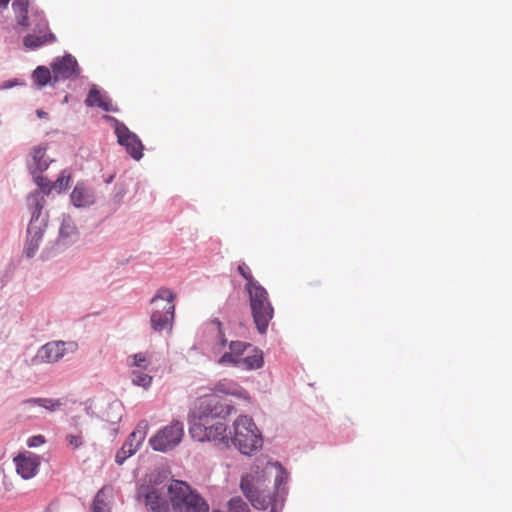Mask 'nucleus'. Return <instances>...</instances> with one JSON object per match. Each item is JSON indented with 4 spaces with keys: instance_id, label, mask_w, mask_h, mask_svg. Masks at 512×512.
Instances as JSON below:
<instances>
[{
    "instance_id": "f257e3e1",
    "label": "nucleus",
    "mask_w": 512,
    "mask_h": 512,
    "mask_svg": "<svg viewBox=\"0 0 512 512\" xmlns=\"http://www.w3.org/2000/svg\"><path fill=\"white\" fill-rule=\"evenodd\" d=\"M232 407L223 404L215 395H204L197 399L190 417L189 432L199 442H214L221 447L230 446L227 425L218 418L230 415Z\"/></svg>"
},
{
    "instance_id": "f03ea898",
    "label": "nucleus",
    "mask_w": 512,
    "mask_h": 512,
    "mask_svg": "<svg viewBox=\"0 0 512 512\" xmlns=\"http://www.w3.org/2000/svg\"><path fill=\"white\" fill-rule=\"evenodd\" d=\"M230 444L237 447L244 455H251L262 447V436L251 417L241 415L234 421Z\"/></svg>"
},
{
    "instance_id": "7ed1b4c3",
    "label": "nucleus",
    "mask_w": 512,
    "mask_h": 512,
    "mask_svg": "<svg viewBox=\"0 0 512 512\" xmlns=\"http://www.w3.org/2000/svg\"><path fill=\"white\" fill-rule=\"evenodd\" d=\"M174 292L166 287H161L151 300L152 312L150 317L151 327L154 331L161 332L170 329L175 316Z\"/></svg>"
},
{
    "instance_id": "20e7f679",
    "label": "nucleus",
    "mask_w": 512,
    "mask_h": 512,
    "mask_svg": "<svg viewBox=\"0 0 512 512\" xmlns=\"http://www.w3.org/2000/svg\"><path fill=\"white\" fill-rule=\"evenodd\" d=\"M45 198L40 192H35L27 197V205L31 211V220L27 228V242L25 253L33 257L39 248L44 233V219H40L44 207Z\"/></svg>"
},
{
    "instance_id": "39448f33",
    "label": "nucleus",
    "mask_w": 512,
    "mask_h": 512,
    "mask_svg": "<svg viewBox=\"0 0 512 512\" xmlns=\"http://www.w3.org/2000/svg\"><path fill=\"white\" fill-rule=\"evenodd\" d=\"M170 502L175 512H208L206 501L182 481L169 484Z\"/></svg>"
},
{
    "instance_id": "423d86ee",
    "label": "nucleus",
    "mask_w": 512,
    "mask_h": 512,
    "mask_svg": "<svg viewBox=\"0 0 512 512\" xmlns=\"http://www.w3.org/2000/svg\"><path fill=\"white\" fill-rule=\"evenodd\" d=\"M253 321L260 334L267 331L268 325L274 316V308L269 299L267 290L262 285L252 286L247 290Z\"/></svg>"
},
{
    "instance_id": "0eeeda50",
    "label": "nucleus",
    "mask_w": 512,
    "mask_h": 512,
    "mask_svg": "<svg viewBox=\"0 0 512 512\" xmlns=\"http://www.w3.org/2000/svg\"><path fill=\"white\" fill-rule=\"evenodd\" d=\"M149 477L148 483L140 486L138 498L150 512H170L169 485Z\"/></svg>"
},
{
    "instance_id": "6e6552de",
    "label": "nucleus",
    "mask_w": 512,
    "mask_h": 512,
    "mask_svg": "<svg viewBox=\"0 0 512 512\" xmlns=\"http://www.w3.org/2000/svg\"><path fill=\"white\" fill-rule=\"evenodd\" d=\"M184 436V425L179 420H173L169 425L159 430L149 439V444L155 451L167 452L180 444Z\"/></svg>"
},
{
    "instance_id": "1a4fd4ad",
    "label": "nucleus",
    "mask_w": 512,
    "mask_h": 512,
    "mask_svg": "<svg viewBox=\"0 0 512 512\" xmlns=\"http://www.w3.org/2000/svg\"><path fill=\"white\" fill-rule=\"evenodd\" d=\"M148 429L149 423L147 420L144 419L139 421L136 428L130 433L128 439L122 445L121 449L116 453L115 461L118 464H123L127 458L137 452L146 438Z\"/></svg>"
},
{
    "instance_id": "9d476101",
    "label": "nucleus",
    "mask_w": 512,
    "mask_h": 512,
    "mask_svg": "<svg viewBox=\"0 0 512 512\" xmlns=\"http://www.w3.org/2000/svg\"><path fill=\"white\" fill-rule=\"evenodd\" d=\"M115 134L120 145L124 146L126 152L134 159L140 160L143 156L144 146L138 136L130 131L128 127L119 121H115Z\"/></svg>"
},
{
    "instance_id": "9b49d317",
    "label": "nucleus",
    "mask_w": 512,
    "mask_h": 512,
    "mask_svg": "<svg viewBox=\"0 0 512 512\" xmlns=\"http://www.w3.org/2000/svg\"><path fill=\"white\" fill-rule=\"evenodd\" d=\"M64 405L62 399H52V398H29L23 400L20 403L21 412L23 415L28 418L37 417V414L34 412L42 413V410H45L49 413H53L56 410L60 409Z\"/></svg>"
},
{
    "instance_id": "f8f14e48",
    "label": "nucleus",
    "mask_w": 512,
    "mask_h": 512,
    "mask_svg": "<svg viewBox=\"0 0 512 512\" xmlns=\"http://www.w3.org/2000/svg\"><path fill=\"white\" fill-rule=\"evenodd\" d=\"M38 22L34 24L37 33L28 34L23 39V44L26 48L36 49L46 43L55 41V35L49 32L48 23L41 13L33 15Z\"/></svg>"
},
{
    "instance_id": "ddd939ff",
    "label": "nucleus",
    "mask_w": 512,
    "mask_h": 512,
    "mask_svg": "<svg viewBox=\"0 0 512 512\" xmlns=\"http://www.w3.org/2000/svg\"><path fill=\"white\" fill-rule=\"evenodd\" d=\"M52 73L54 81L77 77L79 75L77 60L70 54L56 58L52 64Z\"/></svg>"
},
{
    "instance_id": "4468645a",
    "label": "nucleus",
    "mask_w": 512,
    "mask_h": 512,
    "mask_svg": "<svg viewBox=\"0 0 512 512\" xmlns=\"http://www.w3.org/2000/svg\"><path fill=\"white\" fill-rule=\"evenodd\" d=\"M67 345L64 341H53L43 345L35 356V361L39 363H54L61 359L65 352Z\"/></svg>"
},
{
    "instance_id": "2eb2a0df",
    "label": "nucleus",
    "mask_w": 512,
    "mask_h": 512,
    "mask_svg": "<svg viewBox=\"0 0 512 512\" xmlns=\"http://www.w3.org/2000/svg\"><path fill=\"white\" fill-rule=\"evenodd\" d=\"M17 473L23 479H30L34 477L40 466V459L34 454H20L14 458Z\"/></svg>"
},
{
    "instance_id": "dca6fc26",
    "label": "nucleus",
    "mask_w": 512,
    "mask_h": 512,
    "mask_svg": "<svg viewBox=\"0 0 512 512\" xmlns=\"http://www.w3.org/2000/svg\"><path fill=\"white\" fill-rule=\"evenodd\" d=\"M241 489L251 504L260 510H266L272 503L270 495L253 489L247 478H242Z\"/></svg>"
},
{
    "instance_id": "f3484780",
    "label": "nucleus",
    "mask_w": 512,
    "mask_h": 512,
    "mask_svg": "<svg viewBox=\"0 0 512 512\" xmlns=\"http://www.w3.org/2000/svg\"><path fill=\"white\" fill-rule=\"evenodd\" d=\"M252 345L243 341H231L229 351L225 352L219 359L220 364H232L237 367L245 353Z\"/></svg>"
},
{
    "instance_id": "a211bd4d",
    "label": "nucleus",
    "mask_w": 512,
    "mask_h": 512,
    "mask_svg": "<svg viewBox=\"0 0 512 512\" xmlns=\"http://www.w3.org/2000/svg\"><path fill=\"white\" fill-rule=\"evenodd\" d=\"M12 9L15 13V19L19 26L27 28L38 22V19L33 17L37 11L29 13V1L28 0H14L12 3Z\"/></svg>"
},
{
    "instance_id": "6ab92c4d",
    "label": "nucleus",
    "mask_w": 512,
    "mask_h": 512,
    "mask_svg": "<svg viewBox=\"0 0 512 512\" xmlns=\"http://www.w3.org/2000/svg\"><path fill=\"white\" fill-rule=\"evenodd\" d=\"M46 146H35L30 153L28 168L31 174H42L49 166V159L46 157Z\"/></svg>"
},
{
    "instance_id": "aec40b11",
    "label": "nucleus",
    "mask_w": 512,
    "mask_h": 512,
    "mask_svg": "<svg viewBox=\"0 0 512 512\" xmlns=\"http://www.w3.org/2000/svg\"><path fill=\"white\" fill-rule=\"evenodd\" d=\"M217 393L230 395L244 400H249V395L238 383L230 379L218 381L213 389Z\"/></svg>"
},
{
    "instance_id": "412c9836",
    "label": "nucleus",
    "mask_w": 512,
    "mask_h": 512,
    "mask_svg": "<svg viewBox=\"0 0 512 512\" xmlns=\"http://www.w3.org/2000/svg\"><path fill=\"white\" fill-rule=\"evenodd\" d=\"M71 201L76 207H86L94 203V192L82 183H78L72 193Z\"/></svg>"
},
{
    "instance_id": "4be33fe9",
    "label": "nucleus",
    "mask_w": 512,
    "mask_h": 512,
    "mask_svg": "<svg viewBox=\"0 0 512 512\" xmlns=\"http://www.w3.org/2000/svg\"><path fill=\"white\" fill-rule=\"evenodd\" d=\"M262 365V352L257 348L251 347L247 350V354L243 356L237 367L244 370H253L262 367Z\"/></svg>"
},
{
    "instance_id": "5701e85b",
    "label": "nucleus",
    "mask_w": 512,
    "mask_h": 512,
    "mask_svg": "<svg viewBox=\"0 0 512 512\" xmlns=\"http://www.w3.org/2000/svg\"><path fill=\"white\" fill-rule=\"evenodd\" d=\"M85 104L89 107L97 106L106 112L114 111L111 101L95 87L89 91Z\"/></svg>"
},
{
    "instance_id": "b1692460",
    "label": "nucleus",
    "mask_w": 512,
    "mask_h": 512,
    "mask_svg": "<svg viewBox=\"0 0 512 512\" xmlns=\"http://www.w3.org/2000/svg\"><path fill=\"white\" fill-rule=\"evenodd\" d=\"M127 363L130 367H136L143 370H148L151 361L146 353H136L127 358Z\"/></svg>"
},
{
    "instance_id": "393cba45",
    "label": "nucleus",
    "mask_w": 512,
    "mask_h": 512,
    "mask_svg": "<svg viewBox=\"0 0 512 512\" xmlns=\"http://www.w3.org/2000/svg\"><path fill=\"white\" fill-rule=\"evenodd\" d=\"M239 274L246 280V284H245V290H250L252 289V286L255 285H261L257 280L254 279L253 275H252V272H251V269L249 268V266L242 262L238 265V268H237Z\"/></svg>"
},
{
    "instance_id": "a878e982",
    "label": "nucleus",
    "mask_w": 512,
    "mask_h": 512,
    "mask_svg": "<svg viewBox=\"0 0 512 512\" xmlns=\"http://www.w3.org/2000/svg\"><path fill=\"white\" fill-rule=\"evenodd\" d=\"M132 383L143 388H148L151 385L152 377L138 370H133L131 373Z\"/></svg>"
},
{
    "instance_id": "bb28decb",
    "label": "nucleus",
    "mask_w": 512,
    "mask_h": 512,
    "mask_svg": "<svg viewBox=\"0 0 512 512\" xmlns=\"http://www.w3.org/2000/svg\"><path fill=\"white\" fill-rule=\"evenodd\" d=\"M33 78L39 86L46 85L51 80V72L44 66H39L33 73Z\"/></svg>"
},
{
    "instance_id": "cd10ccee",
    "label": "nucleus",
    "mask_w": 512,
    "mask_h": 512,
    "mask_svg": "<svg viewBox=\"0 0 512 512\" xmlns=\"http://www.w3.org/2000/svg\"><path fill=\"white\" fill-rule=\"evenodd\" d=\"M67 445L69 448L75 450L77 448H80L84 444V437L82 435V432H78L76 434L69 433L65 437Z\"/></svg>"
},
{
    "instance_id": "c85d7f7f",
    "label": "nucleus",
    "mask_w": 512,
    "mask_h": 512,
    "mask_svg": "<svg viewBox=\"0 0 512 512\" xmlns=\"http://www.w3.org/2000/svg\"><path fill=\"white\" fill-rule=\"evenodd\" d=\"M228 505V512H250L248 505L239 497L232 498Z\"/></svg>"
},
{
    "instance_id": "c756f323",
    "label": "nucleus",
    "mask_w": 512,
    "mask_h": 512,
    "mask_svg": "<svg viewBox=\"0 0 512 512\" xmlns=\"http://www.w3.org/2000/svg\"><path fill=\"white\" fill-rule=\"evenodd\" d=\"M93 512H108L107 505L103 498V490H100L94 498Z\"/></svg>"
},
{
    "instance_id": "7c9ffc66",
    "label": "nucleus",
    "mask_w": 512,
    "mask_h": 512,
    "mask_svg": "<svg viewBox=\"0 0 512 512\" xmlns=\"http://www.w3.org/2000/svg\"><path fill=\"white\" fill-rule=\"evenodd\" d=\"M35 183L46 193H49L51 191L52 185L50 184V181L42 176L41 174H32Z\"/></svg>"
},
{
    "instance_id": "2f4dec72",
    "label": "nucleus",
    "mask_w": 512,
    "mask_h": 512,
    "mask_svg": "<svg viewBox=\"0 0 512 512\" xmlns=\"http://www.w3.org/2000/svg\"><path fill=\"white\" fill-rule=\"evenodd\" d=\"M45 437L43 435H36V436H32L28 439V446L29 447H38L42 444L45 443Z\"/></svg>"
},
{
    "instance_id": "473e14b6",
    "label": "nucleus",
    "mask_w": 512,
    "mask_h": 512,
    "mask_svg": "<svg viewBox=\"0 0 512 512\" xmlns=\"http://www.w3.org/2000/svg\"><path fill=\"white\" fill-rule=\"evenodd\" d=\"M75 232V227L71 226L70 224L63 223L60 228V236L61 237H68L71 234Z\"/></svg>"
},
{
    "instance_id": "72a5a7b5",
    "label": "nucleus",
    "mask_w": 512,
    "mask_h": 512,
    "mask_svg": "<svg viewBox=\"0 0 512 512\" xmlns=\"http://www.w3.org/2000/svg\"><path fill=\"white\" fill-rule=\"evenodd\" d=\"M68 182H69V176H67V177L60 176L56 179L53 186L56 188H59L60 190L65 189L68 186Z\"/></svg>"
},
{
    "instance_id": "f704fd0d",
    "label": "nucleus",
    "mask_w": 512,
    "mask_h": 512,
    "mask_svg": "<svg viewBox=\"0 0 512 512\" xmlns=\"http://www.w3.org/2000/svg\"><path fill=\"white\" fill-rule=\"evenodd\" d=\"M213 323H214V324L217 326V328H218V337H219V340H220V344H221V346H224V345H225V343H226V339H225L224 334H223V332H222V330H221V326H222V324H221V322H220L219 320H217V319H216V320H214V321H213Z\"/></svg>"
},
{
    "instance_id": "c9c22d12",
    "label": "nucleus",
    "mask_w": 512,
    "mask_h": 512,
    "mask_svg": "<svg viewBox=\"0 0 512 512\" xmlns=\"http://www.w3.org/2000/svg\"><path fill=\"white\" fill-rule=\"evenodd\" d=\"M10 0H0V6L6 8Z\"/></svg>"
},
{
    "instance_id": "e433bc0d",
    "label": "nucleus",
    "mask_w": 512,
    "mask_h": 512,
    "mask_svg": "<svg viewBox=\"0 0 512 512\" xmlns=\"http://www.w3.org/2000/svg\"><path fill=\"white\" fill-rule=\"evenodd\" d=\"M120 419H121V415L116 416L114 419H109V418H108V420H109L110 422H112V423H116V422H118Z\"/></svg>"
},
{
    "instance_id": "4c0bfd02",
    "label": "nucleus",
    "mask_w": 512,
    "mask_h": 512,
    "mask_svg": "<svg viewBox=\"0 0 512 512\" xmlns=\"http://www.w3.org/2000/svg\"><path fill=\"white\" fill-rule=\"evenodd\" d=\"M37 114H38V116H39V117H41V118H42V117H44V116H46V113H45V112H43V111H41V110H38V111H37Z\"/></svg>"
},
{
    "instance_id": "58836bf2",
    "label": "nucleus",
    "mask_w": 512,
    "mask_h": 512,
    "mask_svg": "<svg viewBox=\"0 0 512 512\" xmlns=\"http://www.w3.org/2000/svg\"><path fill=\"white\" fill-rule=\"evenodd\" d=\"M69 346H71V348H73V349L76 348V344H74V343H69Z\"/></svg>"
}]
</instances>
